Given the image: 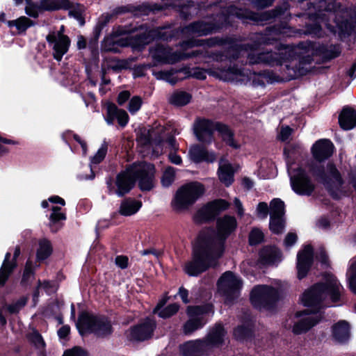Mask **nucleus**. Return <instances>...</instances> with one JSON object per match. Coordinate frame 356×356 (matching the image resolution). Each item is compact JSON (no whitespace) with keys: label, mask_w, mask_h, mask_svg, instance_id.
I'll list each match as a JSON object with an SVG mask.
<instances>
[{"label":"nucleus","mask_w":356,"mask_h":356,"mask_svg":"<svg viewBox=\"0 0 356 356\" xmlns=\"http://www.w3.org/2000/svg\"><path fill=\"white\" fill-rule=\"evenodd\" d=\"M342 286L336 278L329 275L326 286L316 284L305 291L301 298V302L304 306L310 309L299 314L302 318L293 325V332L296 334H302L317 324L322 318L321 308L322 306L327 305V303H323L326 298L329 296L332 302L337 301Z\"/></svg>","instance_id":"nucleus-1"},{"label":"nucleus","mask_w":356,"mask_h":356,"mask_svg":"<svg viewBox=\"0 0 356 356\" xmlns=\"http://www.w3.org/2000/svg\"><path fill=\"white\" fill-rule=\"evenodd\" d=\"M154 175L153 165L146 163H134L117 176L115 182L116 188L111 179L106 181L108 192L122 196L130 191L136 179L139 181L141 190L149 191L154 187Z\"/></svg>","instance_id":"nucleus-2"},{"label":"nucleus","mask_w":356,"mask_h":356,"mask_svg":"<svg viewBox=\"0 0 356 356\" xmlns=\"http://www.w3.org/2000/svg\"><path fill=\"white\" fill-rule=\"evenodd\" d=\"M237 222L234 216H224L217 220V232H212L206 237L200 236L199 239L206 244V247L211 248L216 257H220L225 250L226 238L235 231Z\"/></svg>","instance_id":"nucleus-3"},{"label":"nucleus","mask_w":356,"mask_h":356,"mask_svg":"<svg viewBox=\"0 0 356 356\" xmlns=\"http://www.w3.org/2000/svg\"><path fill=\"white\" fill-rule=\"evenodd\" d=\"M213 250L206 247V244L198 239V245L194 248L193 259L185 266V271L192 276H197L208 268L216 265V257Z\"/></svg>","instance_id":"nucleus-4"},{"label":"nucleus","mask_w":356,"mask_h":356,"mask_svg":"<svg viewBox=\"0 0 356 356\" xmlns=\"http://www.w3.org/2000/svg\"><path fill=\"white\" fill-rule=\"evenodd\" d=\"M173 129L170 127H163L156 126L155 128L148 131L149 140H152L158 146L168 149L170 152L168 158L171 163L175 165L181 163V158L176 154V151L179 148L173 136H170Z\"/></svg>","instance_id":"nucleus-5"},{"label":"nucleus","mask_w":356,"mask_h":356,"mask_svg":"<svg viewBox=\"0 0 356 356\" xmlns=\"http://www.w3.org/2000/svg\"><path fill=\"white\" fill-rule=\"evenodd\" d=\"M204 192L203 185L193 182L181 187L176 193L171 205L174 210L180 211L193 204Z\"/></svg>","instance_id":"nucleus-6"},{"label":"nucleus","mask_w":356,"mask_h":356,"mask_svg":"<svg viewBox=\"0 0 356 356\" xmlns=\"http://www.w3.org/2000/svg\"><path fill=\"white\" fill-rule=\"evenodd\" d=\"M76 327L81 335L93 332L97 336L104 337L112 332L111 325L106 318L88 314H82L79 316Z\"/></svg>","instance_id":"nucleus-7"},{"label":"nucleus","mask_w":356,"mask_h":356,"mask_svg":"<svg viewBox=\"0 0 356 356\" xmlns=\"http://www.w3.org/2000/svg\"><path fill=\"white\" fill-rule=\"evenodd\" d=\"M209 312H213L212 307L209 305L188 307L187 313L189 319L184 325V332L186 334H189L201 328L207 322L205 315Z\"/></svg>","instance_id":"nucleus-8"},{"label":"nucleus","mask_w":356,"mask_h":356,"mask_svg":"<svg viewBox=\"0 0 356 356\" xmlns=\"http://www.w3.org/2000/svg\"><path fill=\"white\" fill-rule=\"evenodd\" d=\"M241 287V280L229 271L225 273L218 281V289L225 297L227 303L238 297Z\"/></svg>","instance_id":"nucleus-9"},{"label":"nucleus","mask_w":356,"mask_h":356,"mask_svg":"<svg viewBox=\"0 0 356 356\" xmlns=\"http://www.w3.org/2000/svg\"><path fill=\"white\" fill-rule=\"evenodd\" d=\"M288 172L295 193L302 195H309L312 193L314 186L302 169L295 170L292 165H288Z\"/></svg>","instance_id":"nucleus-10"},{"label":"nucleus","mask_w":356,"mask_h":356,"mask_svg":"<svg viewBox=\"0 0 356 356\" xmlns=\"http://www.w3.org/2000/svg\"><path fill=\"white\" fill-rule=\"evenodd\" d=\"M277 298V291L269 286H255L250 294V300L254 307L261 309L268 307Z\"/></svg>","instance_id":"nucleus-11"},{"label":"nucleus","mask_w":356,"mask_h":356,"mask_svg":"<svg viewBox=\"0 0 356 356\" xmlns=\"http://www.w3.org/2000/svg\"><path fill=\"white\" fill-rule=\"evenodd\" d=\"M63 31V26L60 31L51 32L47 36V40L53 49V56L58 61L61 60L70 46V38L64 35Z\"/></svg>","instance_id":"nucleus-12"},{"label":"nucleus","mask_w":356,"mask_h":356,"mask_svg":"<svg viewBox=\"0 0 356 356\" xmlns=\"http://www.w3.org/2000/svg\"><path fill=\"white\" fill-rule=\"evenodd\" d=\"M229 206V202L224 200H217L209 202L197 211L195 216V220L197 222L211 220L220 212L226 210Z\"/></svg>","instance_id":"nucleus-13"},{"label":"nucleus","mask_w":356,"mask_h":356,"mask_svg":"<svg viewBox=\"0 0 356 356\" xmlns=\"http://www.w3.org/2000/svg\"><path fill=\"white\" fill-rule=\"evenodd\" d=\"M218 125L206 120H197L193 124V132L197 140L203 143H211L213 140V132L218 130Z\"/></svg>","instance_id":"nucleus-14"},{"label":"nucleus","mask_w":356,"mask_h":356,"mask_svg":"<svg viewBox=\"0 0 356 356\" xmlns=\"http://www.w3.org/2000/svg\"><path fill=\"white\" fill-rule=\"evenodd\" d=\"M313 261V250L309 245H305L303 248L300 250L297 255V271L298 277L301 280L304 278Z\"/></svg>","instance_id":"nucleus-15"},{"label":"nucleus","mask_w":356,"mask_h":356,"mask_svg":"<svg viewBox=\"0 0 356 356\" xmlns=\"http://www.w3.org/2000/svg\"><path fill=\"white\" fill-rule=\"evenodd\" d=\"M287 49H282L279 54L272 52H265L259 54H252L248 55L249 62L251 64L268 63L269 65H282L284 57L288 54Z\"/></svg>","instance_id":"nucleus-16"},{"label":"nucleus","mask_w":356,"mask_h":356,"mask_svg":"<svg viewBox=\"0 0 356 356\" xmlns=\"http://www.w3.org/2000/svg\"><path fill=\"white\" fill-rule=\"evenodd\" d=\"M155 327V323L150 319L132 328L129 333L131 340L143 341L149 338Z\"/></svg>","instance_id":"nucleus-17"},{"label":"nucleus","mask_w":356,"mask_h":356,"mask_svg":"<svg viewBox=\"0 0 356 356\" xmlns=\"http://www.w3.org/2000/svg\"><path fill=\"white\" fill-rule=\"evenodd\" d=\"M152 57L159 62L165 63H174L179 60L184 59L187 57L195 56L193 54H177L172 53L171 50L163 47H159L152 51Z\"/></svg>","instance_id":"nucleus-18"},{"label":"nucleus","mask_w":356,"mask_h":356,"mask_svg":"<svg viewBox=\"0 0 356 356\" xmlns=\"http://www.w3.org/2000/svg\"><path fill=\"white\" fill-rule=\"evenodd\" d=\"M19 254L20 249L18 247L15 248L13 260H10L11 254L10 252L6 254L5 259L0 268V286H3L6 283L11 272L16 266L15 259L19 257Z\"/></svg>","instance_id":"nucleus-19"},{"label":"nucleus","mask_w":356,"mask_h":356,"mask_svg":"<svg viewBox=\"0 0 356 356\" xmlns=\"http://www.w3.org/2000/svg\"><path fill=\"white\" fill-rule=\"evenodd\" d=\"M226 339V332L222 326L220 324L214 326L209 331L206 340L204 341L207 350L213 348L218 347L222 344Z\"/></svg>","instance_id":"nucleus-20"},{"label":"nucleus","mask_w":356,"mask_h":356,"mask_svg":"<svg viewBox=\"0 0 356 356\" xmlns=\"http://www.w3.org/2000/svg\"><path fill=\"white\" fill-rule=\"evenodd\" d=\"M188 157L195 163L213 162L216 159V154L213 152H209L198 145H192L189 148Z\"/></svg>","instance_id":"nucleus-21"},{"label":"nucleus","mask_w":356,"mask_h":356,"mask_svg":"<svg viewBox=\"0 0 356 356\" xmlns=\"http://www.w3.org/2000/svg\"><path fill=\"white\" fill-rule=\"evenodd\" d=\"M333 144L326 139L317 141L312 147L313 155L318 161H323L333 153Z\"/></svg>","instance_id":"nucleus-22"},{"label":"nucleus","mask_w":356,"mask_h":356,"mask_svg":"<svg viewBox=\"0 0 356 356\" xmlns=\"http://www.w3.org/2000/svg\"><path fill=\"white\" fill-rule=\"evenodd\" d=\"M106 111V121L108 124H112L115 119L122 127H124L128 123L129 115L124 110L118 109L115 104H108Z\"/></svg>","instance_id":"nucleus-23"},{"label":"nucleus","mask_w":356,"mask_h":356,"mask_svg":"<svg viewBox=\"0 0 356 356\" xmlns=\"http://www.w3.org/2000/svg\"><path fill=\"white\" fill-rule=\"evenodd\" d=\"M261 262L264 264H276L282 259V254L276 247H266L259 254Z\"/></svg>","instance_id":"nucleus-24"},{"label":"nucleus","mask_w":356,"mask_h":356,"mask_svg":"<svg viewBox=\"0 0 356 356\" xmlns=\"http://www.w3.org/2000/svg\"><path fill=\"white\" fill-rule=\"evenodd\" d=\"M180 350L185 356H196L208 350L204 341L201 340L188 341L181 346Z\"/></svg>","instance_id":"nucleus-25"},{"label":"nucleus","mask_w":356,"mask_h":356,"mask_svg":"<svg viewBox=\"0 0 356 356\" xmlns=\"http://www.w3.org/2000/svg\"><path fill=\"white\" fill-rule=\"evenodd\" d=\"M270 217H271V227L273 230L277 231L275 227V223L278 222L279 218H284V203L280 199L275 198L270 202Z\"/></svg>","instance_id":"nucleus-26"},{"label":"nucleus","mask_w":356,"mask_h":356,"mask_svg":"<svg viewBox=\"0 0 356 356\" xmlns=\"http://www.w3.org/2000/svg\"><path fill=\"white\" fill-rule=\"evenodd\" d=\"M339 122L343 129H353L356 125L355 111L350 108H343L339 115Z\"/></svg>","instance_id":"nucleus-27"},{"label":"nucleus","mask_w":356,"mask_h":356,"mask_svg":"<svg viewBox=\"0 0 356 356\" xmlns=\"http://www.w3.org/2000/svg\"><path fill=\"white\" fill-rule=\"evenodd\" d=\"M218 177L222 183L229 186L234 181V170L232 165L225 161H220L218 168Z\"/></svg>","instance_id":"nucleus-28"},{"label":"nucleus","mask_w":356,"mask_h":356,"mask_svg":"<svg viewBox=\"0 0 356 356\" xmlns=\"http://www.w3.org/2000/svg\"><path fill=\"white\" fill-rule=\"evenodd\" d=\"M332 336L335 341L343 343L349 338V325L344 321H339L332 327Z\"/></svg>","instance_id":"nucleus-29"},{"label":"nucleus","mask_w":356,"mask_h":356,"mask_svg":"<svg viewBox=\"0 0 356 356\" xmlns=\"http://www.w3.org/2000/svg\"><path fill=\"white\" fill-rule=\"evenodd\" d=\"M140 202L128 199L124 200L120 205L119 212L121 215L129 216L135 214L141 207Z\"/></svg>","instance_id":"nucleus-30"},{"label":"nucleus","mask_w":356,"mask_h":356,"mask_svg":"<svg viewBox=\"0 0 356 356\" xmlns=\"http://www.w3.org/2000/svg\"><path fill=\"white\" fill-rule=\"evenodd\" d=\"M218 131L222 140L234 149H238L240 144L234 139L233 132L224 124L218 125Z\"/></svg>","instance_id":"nucleus-31"},{"label":"nucleus","mask_w":356,"mask_h":356,"mask_svg":"<svg viewBox=\"0 0 356 356\" xmlns=\"http://www.w3.org/2000/svg\"><path fill=\"white\" fill-rule=\"evenodd\" d=\"M41 8L44 10H54L61 8H69L70 3L68 0H41Z\"/></svg>","instance_id":"nucleus-32"},{"label":"nucleus","mask_w":356,"mask_h":356,"mask_svg":"<svg viewBox=\"0 0 356 356\" xmlns=\"http://www.w3.org/2000/svg\"><path fill=\"white\" fill-rule=\"evenodd\" d=\"M191 99L190 94L184 91H177L171 95L169 102L173 105L182 106L189 103Z\"/></svg>","instance_id":"nucleus-33"},{"label":"nucleus","mask_w":356,"mask_h":356,"mask_svg":"<svg viewBox=\"0 0 356 356\" xmlns=\"http://www.w3.org/2000/svg\"><path fill=\"white\" fill-rule=\"evenodd\" d=\"M177 71L175 70H161L153 71L152 74L158 80H163L170 84H175L179 79L176 76Z\"/></svg>","instance_id":"nucleus-34"},{"label":"nucleus","mask_w":356,"mask_h":356,"mask_svg":"<svg viewBox=\"0 0 356 356\" xmlns=\"http://www.w3.org/2000/svg\"><path fill=\"white\" fill-rule=\"evenodd\" d=\"M165 301L162 300L159 302L154 309V312L157 313L160 317L162 318H168L172 315L175 314L179 309V306L177 304H172L166 307L165 308L161 309V308L163 306Z\"/></svg>","instance_id":"nucleus-35"},{"label":"nucleus","mask_w":356,"mask_h":356,"mask_svg":"<svg viewBox=\"0 0 356 356\" xmlns=\"http://www.w3.org/2000/svg\"><path fill=\"white\" fill-rule=\"evenodd\" d=\"M9 27L15 26L19 32L26 31L33 25L31 20L26 17H21L15 20H10L7 22Z\"/></svg>","instance_id":"nucleus-36"},{"label":"nucleus","mask_w":356,"mask_h":356,"mask_svg":"<svg viewBox=\"0 0 356 356\" xmlns=\"http://www.w3.org/2000/svg\"><path fill=\"white\" fill-rule=\"evenodd\" d=\"M51 247L50 243L44 239L39 243V248L37 252V259L38 261L46 259L51 254Z\"/></svg>","instance_id":"nucleus-37"},{"label":"nucleus","mask_w":356,"mask_h":356,"mask_svg":"<svg viewBox=\"0 0 356 356\" xmlns=\"http://www.w3.org/2000/svg\"><path fill=\"white\" fill-rule=\"evenodd\" d=\"M43 289L46 293H51L56 291V286L54 284L49 282H44L43 283L39 282L36 290L33 295V301L34 305L36 304L38 298L39 296L40 290Z\"/></svg>","instance_id":"nucleus-38"},{"label":"nucleus","mask_w":356,"mask_h":356,"mask_svg":"<svg viewBox=\"0 0 356 356\" xmlns=\"http://www.w3.org/2000/svg\"><path fill=\"white\" fill-rule=\"evenodd\" d=\"M241 74V70L229 69L227 70H221L217 76L224 81H238V76Z\"/></svg>","instance_id":"nucleus-39"},{"label":"nucleus","mask_w":356,"mask_h":356,"mask_svg":"<svg viewBox=\"0 0 356 356\" xmlns=\"http://www.w3.org/2000/svg\"><path fill=\"white\" fill-rule=\"evenodd\" d=\"M108 147L107 145L104 143L99 148L97 152L95 153L94 156L90 158V168L92 170V165H97L101 163L104 159L105 158L107 153Z\"/></svg>","instance_id":"nucleus-40"},{"label":"nucleus","mask_w":356,"mask_h":356,"mask_svg":"<svg viewBox=\"0 0 356 356\" xmlns=\"http://www.w3.org/2000/svg\"><path fill=\"white\" fill-rule=\"evenodd\" d=\"M175 178V170L172 167H168L163 172L161 183L165 187L170 186Z\"/></svg>","instance_id":"nucleus-41"},{"label":"nucleus","mask_w":356,"mask_h":356,"mask_svg":"<svg viewBox=\"0 0 356 356\" xmlns=\"http://www.w3.org/2000/svg\"><path fill=\"white\" fill-rule=\"evenodd\" d=\"M27 300H28V298L26 296H22V297L19 298L17 300L14 302L13 303L7 306L6 307V309L10 314L17 313L20 309H22L26 305Z\"/></svg>","instance_id":"nucleus-42"},{"label":"nucleus","mask_w":356,"mask_h":356,"mask_svg":"<svg viewBox=\"0 0 356 356\" xmlns=\"http://www.w3.org/2000/svg\"><path fill=\"white\" fill-rule=\"evenodd\" d=\"M42 10H44L41 8V1L40 4L38 5L26 0V13L28 15L36 17Z\"/></svg>","instance_id":"nucleus-43"},{"label":"nucleus","mask_w":356,"mask_h":356,"mask_svg":"<svg viewBox=\"0 0 356 356\" xmlns=\"http://www.w3.org/2000/svg\"><path fill=\"white\" fill-rule=\"evenodd\" d=\"M264 239V234L259 229H253L249 236V241L251 245H257Z\"/></svg>","instance_id":"nucleus-44"},{"label":"nucleus","mask_w":356,"mask_h":356,"mask_svg":"<svg viewBox=\"0 0 356 356\" xmlns=\"http://www.w3.org/2000/svg\"><path fill=\"white\" fill-rule=\"evenodd\" d=\"M60 208L58 207H52V213L50 215L49 220L50 224H54L59 220H65V216L64 213L60 211Z\"/></svg>","instance_id":"nucleus-45"},{"label":"nucleus","mask_w":356,"mask_h":356,"mask_svg":"<svg viewBox=\"0 0 356 356\" xmlns=\"http://www.w3.org/2000/svg\"><path fill=\"white\" fill-rule=\"evenodd\" d=\"M142 99L140 97L136 96L134 97L129 103L128 109L131 113H136L141 107Z\"/></svg>","instance_id":"nucleus-46"},{"label":"nucleus","mask_w":356,"mask_h":356,"mask_svg":"<svg viewBox=\"0 0 356 356\" xmlns=\"http://www.w3.org/2000/svg\"><path fill=\"white\" fill-rule=\"evenodd\" d=\"M329 178L336 185L341 184V178L339 174L333 165H328Z\"/></svg>","instance_id":"nucleus-47"},{"label":"nucleus","mask_w":356,"mask_h":356,"mask_svg":"<svg viewBox=\"0 0 356 356\" xmlns=\"http://www.w3.org/2000/svg\"><path fill=\"white\" fill-rule=\"evenodd\" d=\"M33 275V264L31 261H27L26 264V266L24 270L23 277L22 282L23 283H26L31 279V277Z\"/></svg>","instance_id":"nucleus-48"},{"label":"nucleus","mask_w":356,"mask_h":356,"mask_svg":"<svg viewBox=\"0 0 356 356\" xmlns=\"http://www.w3.org/2000/svg\"><path fill=\"white\" fill-rule=\"evenodd\" d=\"M63 356H88L87 353L80 347H74L65 351Z\"/></svg>","instance_id":"nucleus-49"},{"label":"nucleus","mask_w":356,"mask_h":356,"mask_svg":"<svg viewBox=\"0 0 356 356\" xmlns=\"http://www.w3.org/2000/svg\"><path fill=\"white\" fill-rule=\"evenodd\" d=\"M31 341L38 348H42L44 343L41 335L36 331H33L30 336Z\"/></svg>","instance_id":"nucleus-50"},{"label":"nucleus","mask_w":356,"mask_h":356,"mask_svg":"<svg viewBox=\"0 0 356 356\" xmlns=\"http://www.w3.org/2000/svg\"><path fill=\"white\" fill-rule=\"evenodd\" d=\"M268 207L265 202H260L257 208V215L259 218H264L267 217Z\"/></svg>","instance_id":"nucleus-51"},{"label":"nucleus","mask_w":356,"mask_h":356,"mask_svg":"<svg viewBox=\"0 0 356 356\" xmlns=\"http://www.w3.org/2000/svg\"><path fill=\"white\" fill-rule=\"evenodd\" d=\"M203 24L202 23H195L190 26L189 29L193 33L197 34L199 35H207L208 33L207 31H205L202 29Z\"/></svg>","instance_id":"nucleus-52"},{"label":"nucleus","mask_w":356,"mask_h":356,"mask_svg":"<svg viewBox=\"0 0 356 356\" xmlns=\"http://www.w3.org/2000/svg\"><path fill=\"white\" fill-rule=\"evenodd\" d=\"M249 333V330L243 326H238L234 332V337L238 339H244Z\"/></svg>","instance_id":"nucleus-53"},{"label":"nucleus","mask_w":356,"mask_h":356,"mask_svg":"<svg viewBox=\"0 0 356 356\" xmlns=\"http://www.w3.org/2000/svg\"><path fill=\"white\" fill-rule=\"evenodd\" d=\"M297 241V236L294 233H289L284 241V246L286 248H291L293 245L296 243Z\"/></svg>","instance_id":"nucleus-54"},{"label":"nucleus","mask_w":356,"mask_h":356,"mask_svg":"<svg viewBox=\"0 0 356 356\" xmlns=\"http://www.w3.org/2000/svg\"><path fill=\"white\" fill-rule=\"evenodd\" d=\"M279 221L275 223V227L277 228L276 230H273L271 227V219L270 220V229L275 234H280L284 231V218H279Z\"/></svg>","instance_id":"nucleus-55"},{"label":"nucleus","mask_w":356,"mask_h":356,"mask_svg":"<svg viewBox=\"0 0 356 356\" xmlns=\"http://www.w3.org/2000/svg\"><path fill=\"white\" fill-rule=\"evenodd\" d=\"M83 6H79L77 9H73L70 11V15H72L74 18H76L77 20L81 22V24H82V13L83 12Z\"/></svg>","instance_id":"nucleus-56"},{"label":"nucleus","mask_w":356,"mask_h":356,"mask_svg":"<svg viewBox=\"0 0 356 356\" xmlns=\"http://www.w3.org/2000/svg\"><path fill=\"white\" fill-rule=\"evenodd\" d=\"M347 277L350 291L356 294V275L347 274Z\"/></svg>","instance_id":"nucleus-57"},{"label":"nucleus","mask_w":356,"mask_h":356,"mask_svg":"<svg viewBox=\"0 0 356 356\" xmlns=\"http://www.w3.org/2000/svg\"><path fill=\"white\" fill-rule=\"evenodd\" d=\"M115 264L121 268H125L128 265V258L124 256H118L115 259Z\"/></svg>","instance_id":"nucleus-58"},{"label":"nucleus","mask_w":356,"mask_h":356,"mask_svg":"<svg viewBox=\"0 0 356 356\" xmlns=\"http://www.w3.org/2000/svg\"><path fill=\"white\" fill-rule=\"evenodd\" d=\"M234 206L236 210L238 216L240 217L243 216L244 215V209L242 202L236 197L234 200Z\"/></svg>","instance_id":"nucleus-59"},{"label":"nucleus","mask_w":356,"mask_h":356,"mask_svg":"<svg viewBox=\"0 0 356 356\" xmlns=\"http://www.w3.org/2000/svg\"><path fill=\"white\" fill-rule=\"evenodd\" d=\"M292 129L289 127H282L280 131V138L282 140H286L291 134Z\"/></svg>","instance_id":"nucleus-60"},{"label":"nucleus","mask_w":356,"mask_h":356,"mask_svg":"<svg viewBox=\"0 0 356 356\" xmlns=\"http://www.w3.org/2000/svg\"><path fill=\"white\" fill-rule=\"evenodd\" d=\"M130 97V94L128 91L121 92L118 97V102L120 105H122Z\"/></svg>","instance_id":"nucleus-61"},{"label":"nucleus","mask_w":356,"mask_h":356,"mask_svg":"<svg viewBox=\"0 0 356 356\" xmlns=\"http://www.w3.org/2000/svg\"><path fill=\"white\" fill-rule=\"evenodd\" d=\"M70 328L68 325H63L58 331V335L60 338H65L70 333Z\"/></svg>","instance_id":"nucleus-62"},{"label":"nucleus","mask_w":356,"mask_h":356,"mask_svg":"<svg viewBox=\"0 0 356 356\" xmlns=\"http://www.w3.org/2000/svg\"><path fill=\"white\" fill-rule=\"evenodd\" d=\"M193 76L198 79L203 80L206 79V72L201 69H196L193 73Z\"/></svg>","instance_id":"nucleus-63"},{"label":"nucleus","mask_w":356,"mask_h":356,"mask_svg":"<svg viewBox=\"0 0 356 356\" xmlns=\"http://www.w3.org/2000/svg\"><path fill=\"white\" fill-rule=\"evenodd\" d=\"M179 294L184 302L188 303V291L182 287L179 290Z\"/></svg>","instance_id":"nucleus-64"}]
</instances>
